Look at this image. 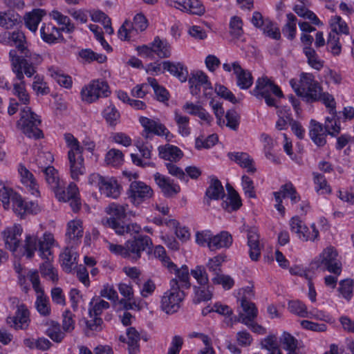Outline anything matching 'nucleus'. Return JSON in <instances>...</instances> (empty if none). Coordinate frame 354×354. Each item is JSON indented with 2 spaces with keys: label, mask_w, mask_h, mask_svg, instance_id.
Returning <instances> with one entry per match:
<instances>
[{
  "label": "nucleus",
  "mask_w": 354,
  "mask_h": 354,
  "mask_svg": "<svg viewBox=\"0 0 354 354\" xmlns=\"http://www.w3.org/2000/svg\"><path fill=\"white\" fill-rule=\"evenodd\" d=\"M10 46H15L21 55V56L18 55L15 49L9 52L12 70L15 73L17 79L21 80L24 78V75L28 77H32L36 72L35 65L41 62V57L28 48L26 36L19 30L10 32Z\"/></svg>",
  "instance_id": "obj_1"
},
{
  "label": "nucleus",
  "mask_w": 354,
  "mask_h": 354,
  "mask_svg": "<svg viewBox=\"0 0 354 354\" xmlns=\"http://www.w3.org/2000/svg\"><path fill=\"white\" fill-rule=\"evenodd\" d=\"M129 205H121L113 203L106 208V212L110 216L109 218H104L101 223L105 227H110L115 230L119 235H123L125 233H138L140 227L136 223L129 224L127 225H121L120 221L126 217L127 211Z\"/></svg>",
  "instance_id": "obj_2"
},
{
  "label": "nucleus",
  "mask_w": 354,
  "mask_h": 354,
  "mask_svg": "<svg viewBox=\"0 0 354 354\" xmlns=\"http://www.w3.org/2000/svg\"><path fill=\"white\" fill-rule=\"evenodd\" d=\"M290 84L296 94L306 102L319 101L322 88L311 73H303L299 82L292 79Z\"/></svg>",
  "instance_id": "obj_3"
},
{
  "label": "nucleus",
  "mask_w": 354,
  "mask_h": 354,
  "mask_svg": "<svg viewBox=\"0 0 354 354\" xmlns=\"http://www.w3.org/2000/svg\"><path fill=\"white\" fill-rule=\"evenodd\" d=\"M64 139L67 147L70 149L68 152V159L71 176L73 180H78L80 176L86 173L82 156L83 148L80 146L77 139L71 133L64 134Z\"/></svg>",
  "instance_id": "obj_4"
},
{
  "label": "nucleus",
  "mask_w": 354,
  "mask_h": 354,
  "mask_svg": "<svg viewBox=\"0 0 354 354\" xmlns=\"http://www.w3.org/2000/svg\"><path fill=\"white\" fill-rule=\"evenodd\" d=\"M238 317H226L224 319V324L227 326L232 327L234 324L241 322L248 326L253 332H260L263 328L257 323L256 319L258 316V309L253 302H248L239 304Z\"/></svg>",
  "instance_id": "obj_5"
},
{
  "label": "nucleus",
  "mask_w": 354,
  "mask_h": 354,
  "mask_svg": "<svg viewBox=\"0 0 354 354\" xmlns=\"http://www.w3.org/2000/svg\"><path fill=\"white\" fill-rule=\"evenodd\" d=\"M41 120L40 117L28 106H25L20 111V118L17 122V127L29 138L35 140L42 138L44 134L39 128Z\"/></svg>",
  "instance_id": "obj_6"
},
{
  "label": "nucleus",
  "mask_w": 354,
  "mask_h": 354,
  "mask_svg": "<svg viewBox=\"0 0 354 354\" xmlns=\"http://www.w3.org/2000/svg\"><path fill=\"white\" fill-rule=\"evenodd\" d=\"M170 288L161 297L160 308L167 314L176 313L180 308L181 303L185 299L184 291L180 289L176 279L170 281Z\"/></svg>",
  "instance_id": "obj_7"
},
{
  "label": "nucleus",
  "mask_w": 354,
  "mask_h": 354,
  "mask_svg": "<svg viewBox=\"0 0 354 354\" xmlns=\"http://www.w3.org/2000/svg\"><path fill=\"white\" fill-rule=\"evenodd\" d=\"M252 93L258 99L263 98L269 106H276V100L271 96L272 94L279 97L283 95L279 87L267 77H262L257 80Z\"/></svg>",
  "instance_id": "obj_8"
},
{
  "label": "nucleus",
  "mask_w": 354,
  "mask_h": 354,
  "mask_svg": "<svg viewBox=\"0 0 354 354\" xmlns=\"http://www.w3.org/2000/svg\"><path fill=\"white\" fill-rule=\"evenodd\" d=\"M109 93V86L106 82L93 80L82 88L81 96L83 101L92 103L100 97H107Z\"/></svg>",
  "instance_id": "obj_9"
},
{
  "label": "nucleus",
  "mask_w": 354,
  "mask_h": 354,
  "mask_svg": "<svg viewBox=\"0 0 354 354\" xmlns=\"http://www.w3.org/2000/svg\"><path fill=\"white\" fill-rule=\"evenodd\" d=\"M151 239L148 236L140 235L126 241L127 259L136 261L141 257L142 252H149L152 247Z\"/></svg>",
  "instance_id": "obj_10"
},
{
  "label": "nucleus",
  "mask_w": 354,
  "mask_h": 354,
  "mask_svg": "<svg viewBox=\"0 0 354 354\" xmlns=\"http://www.w3.org/2000/svg\"><path fill=\"white\" fill-rule=\"evenodd\" d=\"M337 253L333 248H327L319 256L318 259L315 262L317 267H323L329 272L339 274L342 271L341 263L337 259Z\"/></svg>",
  "instance_id": "obj_11"
},
{
  "label": "nucleus",
  "mask_w": 354,
  "mask_h": 354,
  "mask_svg": "<svg viewBox=\"0 0 354 354\" xmlns=\"http://www.w3.org/2000/svg\"><path fill=\"white\" fill-rule=\"evenodd\" d=\"M129 198L136 205L149 199L153 194L150 186L142 181L134 180L131 183L128 190Z\"/></svg>",
  "instance_id": "obj_12"
},
{
  "label": "nucleus",
  "mask_w": 354,
  "mask_h": 354,
  "mask_svg": "<svg viewBox=\"0 0 354 354\" xmlns=\"http://www.w3.org/2000/svg\"><path fill=\"white\" fill-rule=\"evenodd\" d=\"M7 324L14 330H26L30 323V311L26 306H20L14 315L6 319Z\"/></svg>",
  "instance_id": "obj_13"
},
{
  "label": "nucleus",
  "mask_w": 354,
  "mask_h": 354,
  "mask_svg": "<svg viewBox=\"0 0 354 354\" xmlns=\"http://www.w3.org/2000/svg\"><path fill=\"white\" fill-rule=\"evenodd\" d=\"M166 2L169 6L190 15L201 16L205 12V8L199 0H166Z\"/></svg>",
  "instance_id": "obj_14"
},
{
  "label": "nucleus",
  "mask_w": 354,
  "mask_h": 354,
  "mask_svg": "<svg viewBox=\"0 0 354 354\" xmlns=\"http://www.w3.org/2000/svg\"><path fill=\"white\" fill-rule=\"evenodd\" d=\"M12 203L14 212L20 218L28 214H37L41 210L37 203L26 201L17 194H12Z\"/></svg>",
  "instance_id": "obj_15"
},
{
  "label": "nucleus",
  "mask_w": 354,
  "mask_h": 354,
  "mask_svg": "<svg viewBox=\"0 0 354 354\" xmlns=\"http://www.w3.org/2000/svg\"><path fill=\"white\" fill-rule=\"evenodd\" d=\"M140 123L144 128L143 136L148 138L149 133H153L160 136H165V138L168 139L171 134L166 127L158 122L147 117L142 116L139 119Z\"/></svg>",
  "instance_id": "obj_16"
},
{
  "label": "nucleus",
  "mask_w": 354,
  "mask_h": 354,
  "mask_svg": "<svg viewBox=\"0 0 354 354\" xmlns=\"http://www.w3.org/2000/svg\"><path fill=\"white\" fill-rule=\"evenodd\" d=\"M22 231L23 230L20 225L15 224L12 226L6 227L2 232V236L7 249L12 252L16 251L19 245Z\"/></svg>",
  "instance_id": "obj_17"
},
{
  "label": "nucleus",
  "mask_w": 354,
  "mask_h": 354,
  "mask_svg": "<svg viewBox=\"0 0 354 354\" xmlns=\"http://www.w3.org/2000/svg\"><path fill=\"white\" fill-rule=\"evenodd\" d=\"M61 28H57L52 23H43L40 28V36L48 44H55L64 40Z\"/></svg>",
  "instance_id": "obj_18"
},
{
  "label": "nucleus",
  "mask_w": 354,
  "mask_h": 354,
  "mask_svg": "<svg viewBox=\"0 0 354 354\" xmlns=\"http://www.w3.org/2000/svg\"><path fill=\"white\" fill-rule=\"evenodd\" d=\"M154 180L160 187L164 196L172 197L180 192L179 185L175 184L172 180L158 172L154 174Z\"/></svg>",
  "instance_id": "obj_19"
},
{
  "label": "nucleus",
  "mask_w": 354,
  "mask_h": 354,
  "mask_svg": "<svg viewBox=\"0 0 354 354\" xmlns=\"http://www.w3.org/2000/svg\"><path fill=\"white\" fill-rule=\"evenodd\" d=\"M232 68L236 75L237 86L241 89H248L253 84V77L251 73L243 69L238 62L232 63Z\"/></svg>",
  "instance_id": "obj_20"
},
{
  "label": "nucleus",
  "mask_w": 354,
  "mask_h": 354,
  "mask_svg": "<svg viewBox=\"0 0 354 354\" xmlns=\"http://www.w3.org/2000/svg\"><path fill=\"white\" fill-rule=\"evenodd\" d=\"M18 171L21 183L34 196L39 195V185L33 174L23 165L19 166Z\"/></svg>",
  "instance_id": "obj_21"
},
{
  "label": "nucleus",
  "mask_w": 354,
  "mask_h": 354,
  "mask_svg": "<svg viewBox=\"0 0 354 354\" xmlns=\"http://www.w3.org/2000/svg\"><path fill=\"white\" fill-rule=\"evenodd\" d=\"M168 270L170 272L175 274V278L177 279L178 284L180 288L189 289L191 287L189 281V272L188 267L185 265L182 266L178 268L174 263H170L168 265Z\"/></svg>",
  "instance_id": "obj_22"
},
{
  "label": "nucleus",
  "mask_w": 354,
  "mask_h": 354,
  "mask_svg": "<svg viewBox=\"0 0 354 354\" xmlns=\"http://www.w3.org/2000/svg\"><path fill=\"white\" fill-rule=\"evenodd\" d=\"M46 11L44 9L36 8L25 14L24 17L26 27L32 32H36L38 25L46 16Z\"/></svg>",
  "instance_id": "obj_23"
},
{
  "label": "nucleus",
  "mask_w": 354,
  "mask_h": 354,
  "mask_svg": "<svg viewBox=\"0 0 354 354\" xmlns=\"http://www.w3.org/2000/svg\"><path fill=\"white\" fill-rule=\"evenodd\" d=\"M248 245L250 248V258L252 261H258L261 256V246L259 235L254 228H251L248 231Z\"/></svg>",
  "instance_id": "obj_24"
},
{
  "label": "nucleus",
  "mask_w": 354,
  "mask_h": 354,
  "mask_svg": "<svg viewBox=\"0 0 354 354\" xmlns=\"http://www.w3.org/2000/svg\"><path fill=\"white\" fill-rule=\"evenodd\" d=\"M158 153L161 158L170 162H177L183 156V152L178 147L167 144L158 147Z\"/></svg>",
  "instance_id": "obj_25"
},
{
  "label": "nucleus",
  "mask_w": 354,
  "mask_h": 354,
  "mask_svg": "<svg viewBox=\"0 0 354 354\" xmlns=\"http://www.w3.org/2000/svg\"><path fill=\"white\" fill-rule=\"evenodd\" d=\"M324 129L319 122L315 120H310L309 135L313 142L319 147L324 146L326 142V136L327 133Z\"/></svg>",
  "instance_id": "obj_26"
},
{
  "label": "nucleus",
  "mask_w": 354,
  "mask_h": 354,
  "mask_svg": "<svg viewBox=\"0 0 354 354\" xmlns=\"http://www.w3.org/2000/svg\"><path fill=\"white\" fill-rule=\"evenodd\" d=\"M55 244L53 235L50 233H45L43 237L39 241V256L43 259H53L51 251L52 247Z\"/></svg>",
  "instance_id": "obj_27"
},
{
  "label": "nucleus",
  "mask_w": 354,
  "mask_h": 354,
  "mask_svg": "<svg viewBox=\"0 0 354 354\" xmlns=\"http://www.w3.org/2000/svg\"><path fill=\"white\" fill-rule=\"evenodd\" d=\"M190 92L193 95H198L201 88L208 85V77L202 71L192 74L189 79Z\"/></svg>",
  "instance_id": "obj_28"
},
{
  "label": "nucleus",
  "mask_w": 354,
  "mask_h": 354,
  "mask_svg": "<svg viewBox=\"0 0 354 354\" xmlns=\"http://www.w3.org/2000/svg\"><path fill=\"white\" fill-rule=\"evenodd\" d=\"M99 190L102 194L113 198H118L120 194V186L117 180L113 178L105 177Z\"/></svg>",
  "instance_id": "obj_29"
},
{
  "label": "nucleus",
  "mask_w": 354,
  "mask_h": 354,
  "mask_svg": "<svg viewBox=\"0 0 354 354\" xmlns=\"http://www.w3.org/2000/svg\"><path fill=\"white\" fill-rule=\"evenodd\" d=\"M232 243V237L226 231H222L219 234L213 236L212 242L209 245L211 251H215L223 248H229Z\"/></svg>",
  "instance_id": "obj_30"
},
{
  "label": "nucleus",
  "mask_w": 354,
  "mask_h": 354,
  "mask_svg": "<svg viewBox=\"0 0 354 354\" xmlns=\"http://www.w3.org/2000/svg\"><path fill=\"white\" fill-rule=\"evenodd\" d=\"M228 157L241 167L247 169L248 172L254 173L256 171L254 160L248 153L243 152L229 153Z\"/></svg>",
  "instance_id": "obj_31"
},
{
  "label": "nucleus",
  "mask_w": 354,
  "mask_h": 354,
  "mask_svg": "<svg viewBox=\"0 0 354 354\" xmlns=\"http://www.w3.org/2000/svg\"><path fill=\"white\" fill-rule=\"evenodd\" d=\"M163 69L167 71L170 74L176 76L182 82L187 80L188 76V71L187 68L181 63H172L169 61H165L162 62Z\"/></svg>",
  "instance_id": "obj_32"
},
{
  "label": "nucleus",
  "mask_w": 354,
  "mask_h": 354,
  "mask_svg": "<svg viewBox=\"0 0 354 354\" xmlns=\"http://www.w3.org/2000/svg\"><path fill=\"white\" fill-rule=\"evenodd\" d=\"M193 288L194 292L193 301L194 304H198L212 299L214 288L209 283L205 286H194Z\"/></svg>",
  "instance_id": "obj_33"
},
{
  "label": "nucleus",
  "mask_w": 354,
  "mask_h": 354,
  "mask_svg": "<svg viewBox=\"0 0 354 354\" xmlns=\"http://www.w3.org/2000/svg\"><path fill=\"white\" fill-rule=\"evenodd\" d=\"M151 45L153 46L154 54L160 58H168L171 56V46L166 39H161L157 36Z\"/></svg>",
  "instance_id": "obj_34"
},
{
  "label": "nucleus",
  "mask_w": 354,
  "mask_h": 354,
  "mask_svg": "<svg viewBox=\"0 0 354 354\" xmlns=\"http://www.w3.org/2000/svg\"><path fill=\"white\" fill-rule=\"evenodd\" d=\"M77 254L72 249L66 248L60 254L59 259L64 270L70 272L77 264Z\"/></svg>",
  "instance_id": "obj_35"
},
{
  "label": "nucleus",
  "mask_w": 354,
  "mask_h": 354,
  "mask_svg": "<svg viewBox=\"0 0 354 354\" xmlns=\"http://www.w3.org/2000/svg\"><path fill=\"white\" fill-rule=\"evenodd\" d=\"M205 194L210 200H218L225 196L223 187L217 178L214 176L211 178Z\"/></svg>",
  "instance_id": "obj_36"
},
{
  "label": "nucleus",
  "mask_w": 354,
  "mask_h": 354,
  "mask_svg": "<svg viewBox=\"0 0 354 354\" xmlns=\"http://www.w3.org/2000/svg\"><path fill=\"white\" fill-rule=\"evenodd\" d=\"M35 306L38 313L43 317H48L51 314V307L48 297L44 292L37 293Z\"/></svg>",
  "instance_id": "obj_37"
},
{
  "label": "nucleus",
  "mask_w": 354,
  "mask_h": 354,
  "mask_svg": "<svg viewBox=\"0 0 354 354\" xmlns=\"http://www.w3.org/2000/svg\"><path fill=\"white\" fill-rule=\"evenodd\" d=\"M54 192L57 198L59 201L63 202H66L73 197H75V195L79 194L78 188L73 183H70L66 190L64 189V183H63L62 185Z\"/></svg>",
  "instance_id": "obj_38"
},
{
  "label": "nucleus",
  "mask_w": 354,
  "mask_h": 354,
  "mask_svg": "<svg viewBox=\"0 0 354 354\" xmlns=\"http://www.w3.org/2000/svg\"><path fill=\"white\" fill-rule=\"evenodd\" d=\"M66 236L73 243L77 242L83 236L82 223L80 220H73L68 223Z\"/></svg>",
  "instance_id": "obj_39"
},
{
  "label": "nucleus",
  "mask_w": 354,
  "mask_h": 354,
  "mask_svg": "<svg viewBox=\"0 0 354 354\" xmlns=\"http://www.w3.org/2000/svg\"><path fill=\"white\" fill-rule=\"evenodd\" d=\"M42 172L44 174L46 183L54 192L62 185L64 182L59 178L57 170L53 167L46 168Z\"/></svg>",
  "instance_id": "obj_40"
},
{
  "label": "nucleus",
  "mask_w": 354,
  "mask_h": 354,
  "mask_svg": "<svg viewBox=\"0 0 354 354\" xmlns=\"http://www.w3.org/2000/svg\"><path fill=\"white\" fill-rule=\"evenodd\" d=\"M126 336L121 335L120 341L127 342L129 354H136L139 351V341L140 333H125Z\"/></svg>",
  "instance_id": "obj_41"
},
{
  "label": "nucleus",
  "mask_w": 354,
  "mask_h": 354,
  "mask_svg": "<svg viewBox=\"0 0 354 354\" xmlns=\"http://www.w3.org/2000/svg\"><path fill=\"white\" fill-rule=\"evenodd\" d=\"M109 303L100 298H93L89 303L88 315L90 317L97 316L102 313L104 310L109 308Z\"/></svg>",
  "instance_id": "obj_42"
},
{
  "label": "nucleus",
  "mask_w": 354,
  "mask_h": 354,
  "mask_svg": "<svg viewBox=\"0 0 354 354\" xmlns=\"http://www.w3.org/2000/svg\"><path fill=\"white\" fill-rule=\"evenodd\" d=\"M50 17L55 20L59 24L62 25L61 28L66 32H72L75 30V26L71 22V19L66 15H64L58 10H53L49 14Z\"/></svg>",
  "instance_id": "obj_43"
},
{
  "label": "nucleus",
  "mask_w": 354,
  "mask_h": 354,
  "mask_svg": "<svg viewBox=\"0 0 354 354\" xmlns=\"http://www.w3.org/2000/svg\"><path fill=\"white\" fill-rule=\"evenodd\" d=\"M287 22L282 28L283 34L290 40H292L296 37L297 32V17L292 13L286 15Z\"/></svg>",
  "instance_id": "obj_44"
},
{
  "label": "nucleus",
  "mask_w": 354,
  "mask_h": 354,
  "mask_svg": "<svg viewBox=\"0 0 354 354\" xmlns=\"http://www.w3.org/2000/svg\"><path fill=\"white\" fill-rule=\"evenodd\" d=\"M174 120L178 126V132L183 136H187L190 133V128L189 127V118L183 115L178 110L174 111Z\"/></svg>",
  "instance_id": "obj_45"
},
{
  "label": "nucleus",
  "mask_w": 354,
  "mask_h": 354,
  "mask_svg": "<svg viewBox=\"0 0 354 354\" xmlns=\"http://www.w3.org/2000/svg\"><path fill=\"white\" fill-rule=\"evenodd\" d=\"M288 309L300 317H309L311 313L308 312L306 306L299 300H291L288 304Z\"/></svg>",
  "instance_id": "obj_46"
},
{
  "label": "nucleus",
  "mask_w": 354,
  "mask_h": 354,
  "mask_svg": "<svg viewBox=\"0 0 354 354\" xmlns=\"http://www.w3.org/2000/svg\"><path fill=\"white\" fill-rule=\"evenodd\" d=\"M330 26L331 28V32L337 34H349V28L347 24L339 16L333 17L330 21Z\"/></svg>",
  "instance_id": "obj_47"
},
{
  "label": "nucleus",
  "mask_w": 354,
  "mask_h": 354,
  "mask_svg": "<svg viewBox=\"0 0 354 354\" xmlns=\"http://www.w3.org/2000/svg\"><path fill=\"white\" fill-rule=\"evenodd\" d=\"M90 15L92 21L102 23L106 33L111 35L113 32L111 19L104 12L100 10H95L91 12Z\"/></svg>",
  "instance_id": "obj_48"
},
{
  "label": "nucleus",
  "mask_w": 354,
  "mask_h": 354,
  "mask_svg": "<svg viewBox=\"0 0 354 354\" xmlns=\"http://www.w3.org/2000/svg\"><path fill=\"white\" fill-rule=\"evenodd\" d=\"M313 181L315 190L319 194H328L331 193V188L328 184L324 176L319 173H313Z\"/></svg>",
  "instance_id": "obj_49"
},
{
  "label": "nucleus",
  "mask_w": 354,
  "mask_h": 354,
  "mask_svg": "<svg viewBox=\"0 0 354 354\" xmlns=\"http://www.w3.org/2000/svg\"><path fill=\"white\" fill-rule=\"evenodd\" d=\"M19 80V83H15L13 84L12 93L18 98L19 101L23 104H28L30 102V95L27 92L24 82Z\"/></svg>",
  "instance_id": "obj_50"
},
{
  "label": "nucleus",
  "mask_w": 354,
  "mask_h": 354,
  "mask_svg": "<svg viewBox=\"0 0 354 354\" xmlns=\"http://www.w3.org/2000/svg\"><path fill=\"white\" fill-rule=\"evenodd\" d=\"M307 6L308 5H295L293 10L298 16L309 19L315 25L322 24L316 15L306 8Z\"/></svg>",
  "instance_id": "obj_51"
},
{
  "label": "nucleus",
  "mask_w": 354,
  "mask_h": 354,
  "mask_svg": "<svg viewBox=\"0 0 354 354\" xmlns=\"http://www.w3.org/2000/svg\"><path fill=\"white\" fill-rule=\"evenodd\" d=\"M53 259H46L39 266V271L42 277L55 282L58 280V275L57 270L51 263Z\"/></svg>",
  "instance_id": "obj_52"
},
{
  "label": "nucleus",
  "mask_w": 354,
  "mask_h": 354,
  "mask_svg": "<svg viewBox=\"0 0 354 354\" xmlns=\"http://www.w3.org/2000/svg\"><path fill=\"white\" fill-rule=\"evenodd\" d=\"M105 162L112 167H119L124 162V155L120 150L111 149L106 154Z\"/></svg>",
  "instance_id": "obj_53"
},
{
  "label": "nucleus",
  "mask_w": 354,
  "mask_h": 354,
  "mask_svg": "<svg viewBox=\"0 0 354 354\" xmlns=\"http://www.w3.org/2000/svg\"><path fill=\"white\" fill-rule=\"evenodd\" d=\"M54 158L53 154L48 151H41L38 153L35 158V164L38 169L41 171L46 170V168H50V165L53 162Z\"/></svg>",
  "instance_id": "obj_54"
},
{
  "label": "nucleus",
  "mask_w": 354,
  "mask_h": 354,
  "mask_svg": "<svg viewBox=\"0 0 354 354\" xmlns=\"http://www.w3.org/2000/svg\"><path fill=\"white\" fill-rule=\"evenodd\" d=\"M303 51L308 59V64L312 68L320 70L323 67V62L318 58L317 54L313 48L310 46L304 47Z\"/></svg>",
  "instance_id": "obj_55"
},
{
  "label": "nucleus",
  "mask_w": 354,
  "mask_h": 354,
  "mask_svg": "<svg viewBox=\"0 0 354 354\" xmlns=\"http://www.w3.org/2000/svg\"><path fill=\"white\" fill-rule=\"evenodd\" d=\"M190 274L196 280L197 286H205L209 283L208 274L203 266H196L194 269L191 270Z\"/></svg>",
  "instance_id": "obj_56"
},
{
  "label": "nucleus",
  "mask_w": 354,
  "mask_h": 354,
  "mask_svg": "<svg viewBox=\"0 0 354 354\" xmlns=\"http://www.w3.org/2000/svg\"><path fill=\"white\" fill-rule=\"evenodd\" d=\"M319 235V230L317 229L315 223H313L310 228L305 225V229L302 230L298 238L302 241H315L318 239Z\"/></svg>",
  "instance_id": "obj_57"
},
{
  "label": "nucleus",
  "mask_w": 354,
  "mask_h": 354,
  "mask_svg": "<svg viewBox=\"0 0 354 354\" xmlns=\"http://www.w3.org/2000/svg\"><path fill=\"white\" fill-rule=\"evenodd\" d=\"M226 256L224 254H218L209 259L207 263L208 270L216 275L221 272V265L225 261Z\"/></svg>",
  "instance_id": "obj_58"
},
{
  "label": "nucleus",
  "mask_w": 354,
  "mask_h": 354,
  "mask_svg": "<svg viewBox=\"0 0 354 354\" xmlns=\"http://www.w3.org/2000/svg\"><path fill=\"white\" fill-rule=\"evenodd\" d=\"M254 298V292L252 286L240 288L237 292L236 299L239 304L252 302Z\"/></svg>",
  "instance_id": "obj_59"
},
{
  "label": "nucleus",
  "mask_w": 354,
  "mask_h": 354,
  "mask_svg": "<svg viewBox=\"0 0 354 354\" xmlns=\"http://www.w3.org/2000/svg\"><path fill=\"white\" fill-rule=\"evenodd\" d=\"M217 141L218 137L215 134L209 135L207 138L199 136L195 140V147L197 149H209L215 145Z\"/></svg>",
  "instance_id": "obj_60"
},
{
  "label": "nucleus",
  "mask_w": 354,
  "mask_h": 354,
  "mask_svg": "<svg viewBox=\"0 0 354 354\" xmlns=\"http://www.w3.org/2000/svg\"><path fill=\"white\" fill-rule=\"evenodd\" d=\"M281 344L282 348L288 353L296 351L298 348V341L291 335V333H283Z\"/></svg>",
  "instance_id": "obj_61"
},
{
  "label": "nucleus",
  "mask_w": 354,
  "mask_h": 354,
  "mask_svg": "<svg viewBox=\"0 0 354 354\" xmlns=\"http://www.w3.org/2000/svg\"><path fill=\"white\" fill-rule=\"evenodd\" d=\"M264 34L274 39H279L281 38V32L279 29L276 27L274 23L268 18H266L264 25L261 29Z\"/></svg>",
  "instance_id": "obj_62"
},
{
  "label": "nucleus",
  "mask_w": 354,
  "mask_h": 354,
  "mask_svg": "<svg viewBox=\"0 0 354 354\" xmlns=\"http://www.w3.org/2000/svg\"><path fill=\"white\" fill-rule=\"evenodd\" d=\"M212 281L214 284L221 285L225 290H230L234 285V281L230 275L223 274L221 272L216 274Z\"/></svg>",
  "instance_id": "obj_63"
},
{
  "label": "nucleus",
  "mask_w": 354,
  "mask_h": 354,
  "mask_svg": "<svg viewBox=\"0 0 354 354\" xmlns=\"http://www.w3.org/2000/svg\"><path fill=\"white\" fill-rule=\"evenodd\" d=\"M230 33L236 38L240 37L243 33V21L239 17L234 16L230 21Z\"/></svg>",
  "instance_id": "obj_64"
}]
</instances>
